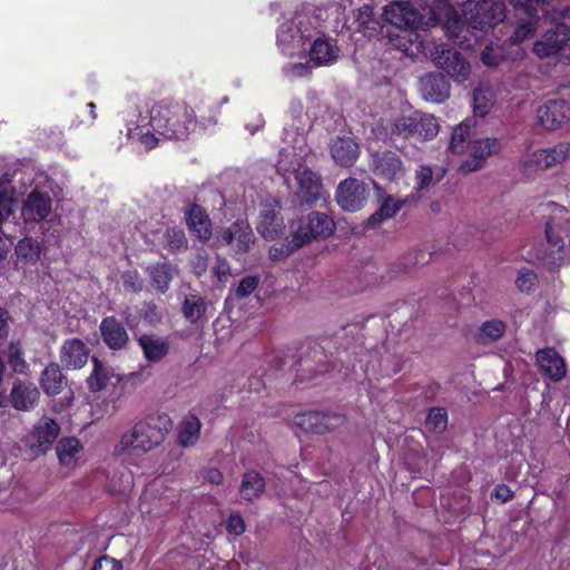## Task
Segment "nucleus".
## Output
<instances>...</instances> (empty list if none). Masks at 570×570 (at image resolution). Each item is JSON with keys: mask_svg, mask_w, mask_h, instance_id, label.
Segmentation results:
<instances>
[{"mask_svg": "<svg viewBox=\"0 0 570 570\" xmlns=\"http://www.w3.org/2000/svg\"><path fill=\"white\" fill-rule=\"evenodd\" d=\"M286 70L293 76H305L311 72L308 63H294L286 68Z\"/></svg>", "mask_w": 570, "mask_h": 570, "instance_id": "nucleus-60", "label": "nucleus"}, {"mask_svg": "<svg viewBox=\"0 0 570 570\" xmlns=\"http://www.w3.org/2000/svg\"><path fill=\"white\" fill-rule=\"evenodd\" d=\"M220 239L229 245L236 254H244L250 250L255 243L252 227L244 220H237L220 232Z\"/></svg>", "mask_w": 570, "mask_h": 570, "instance_id": "nucleus-15", "label": "nucleus"}, {"mask_svg": "<svg viewBox=\"0 0 570 570\" xmlns=\"http://www.w3.org/2000/svg\"><path fill=\"white\" fill-rule=\"evenodd\" d=\"M206 311L205 299L199 295H188L183 305V313L190 323L199 321Z\"/></svg>", "mask_w": 570, "mask_h": 570, "instance_id": "nucleus-39", "label": "nucleus"}, {"mask_svg": "<svg viewBox=\"0 0 570 570\" xmlns=\"http://www.w3.org/2000/svg\"><path fill=\"white\" fill-rule=\"evenodd\" d=\"M507 331V324L501 320H490L482 323L479 330V341L489 344L500 340Z\"/></svg>", "mask_w": 570, "mask_h": 570, "instance_id": "nucleus-38", "label": "nucleus"}, {"mask_svg": "<svg viewBox=\"0 0 570 570\" xmlns=\"http://www.w3.org/2000/svg\"><path fill=\"white\" fill-rule=\"evenodd\" d=\"M505 18L502 2L494 0L469 1L465 9L466 22L476 30L493 27Z\"/></svg>", "mask_w": 570, "mask_h": 570, "instance_id": "nucleus-7", "label": "nucleus"}, {"mask_svg": "<svg viewBox=\"0 0 570 570\" xmlns=\"http://www.w3.org/2000/svg\"><path fill=\"white\" fill-rule=\"evenodd\" d=\"M258 284L259 278L257 276L244 277L236 288V296L239 298L249 296L257 288Z\"/></svg>", "mask_w": 570, "mask_h": 570, "instance_id": "nucleus-51", "label": "nucleus"}, {"mask_svg": "<svg viewBox=\"0 0 570 570\" xmlns=\"http://www.w3.org/2000/svg\"><path fill=\"white\" fill-rule=\"evenodd\" d=\"M493 106L492 94L488 89L478 88L473 92V112L475 116L484 117Z\"/></svg>", "mask_w": 570, "mask_h": 570, "instance_id": "nucleus-41", "label": "nucleus"}, {"mask_svg": "<svg viewBox=\"0 0 570 570\" xmlns=\"http://www.w3.org/2000/svg\"><path fill=\"white\" fill-rule=\"evenodd\" d=\"M17 195L18 191L13 185V176L10 174L0 176V202L13 207L17 202Z\"/></svg>", "mask_w": 570, "mask_h": 570, "instance_id": "nucleus-46", "label": "nucleus"}, {"mask_svg": "<svg viewBox=\"0 0 570 570\" xmlns=\"http://www.w3.org/2000/svg\"><path fill=\"white\" fill-rule=\"evenodd\" d=\"M150 124L167 139H186L196 125L195 110L184 101L161 100L151 108Z\"/></svg>", "mask_w": 570, "mask_h": 570, "instance_id": "nucleus-1", "label": "nucleus"}, {"mask_svg": "<svg viewBox=\"0 0 570 570\" xmlns=\"http://www.w3.org/2000/svg\"><path fill=\"white\" fill-rule=\"evenodd\" d=\"M414 112L409 116H402L394 120L391 135L403 139L414 137Z\"/></svg>", "mask_w": 570, "mask_h": 570, "instance_id": "nucleus-42", "label": "nucleus"}, {"mask_svg": "<svg viewBox=\"0 0 570 570\" xmlns=\"http://www.w3.org/2000/svg\"><path fill=\"white\" fill-rule=\"evenodd\" d=\"M205 479L213 484H220L224 476L218 469H209L205 473Z\"/></svg>", "mask_w": 570, "mask_h": 570, "instance_id": "nucleus-62", "label": "nucleus"}, {"mask_svg": "<svg viewBox=\"0 0 570 570\" xmlns=\"http://www.w3.org/2000/svg\"><path fill=\"white\" fill-rule=\"evenodd\" d=\"M121 568L122 567L119 561L108 556H104L95 562L92 570H121Z\"/></svg>", "mask_w": 570, "mask_h": 570, "instance_id": "nucleus-58", "label": "nucleus"}, {"mask_svg": "<svg viewBox=\"0 0 570 570\" xmlns=\"http://www.w3.org/2000/svg\"><path fill=\"white\" fill-rule=\"evenodd\" d=\"M186 216L191 233L203 242L208 240L212 236V222L206 212L200 206L193 205Z\"/></svg>", "mask_w": 570, "mask_h": 570, "instance_id": "nucleus-27", "label": "nucleus"}, {"mask_svg": "<svg viewBox=\"0 0 570 570\" xmlns=\"http://www.w3.org/2000/svg\"><path fill=\"white\" fill-rule=\"evenodd\" d=\"M387 22L400 29H417L423 24L422 14L409 2H393L384 8Z\"/></svg>", "mask_w": 570, "mask_h": 570, "instance_id": "nucleus-14", "label": "nucleus"}, {"mask_svg": "<svg viewBox=\"0 0 570 570\" xmlns=\"http://www.w3.org/2000/svg\"><path fill=\"white\" fill-rule=\"evenodd\" d=\"M414 136L423 140L433 139L440 129L439 122L434 116L419 111L414 112Z\"/></svg>", "mask_w": 570, "mask_h": 570, "instance_id": "nucleus-33", "label": "nucleus"}, {"mask_svg": "<svg viewBox=\"0 0 570 570\" xmlns=\"http://www.w3.org/2000/svg\"><path fill=\"white\" fill-rule=\"evenodd\" d=\"M40 392L33 383L16 380L9 394L10 405L22 412L32 411L39 402Z\"/></svg>", "mask_w": 570, "mask_h": 570, "instance_id": "nucleus-18", "label": "nucleus"}, {"mask_svg": "<svg viewBox=\"0 0 570 570\" xmlns=\"http://www.w3.org/2000/svg\"><path fill=\"white\" fill-rule=\"evenodd\" d=\"M570 26L559 23L534 41L532 52L539 59H559L569 48Z\"/></svg>", "mask_w": 570, "mask_h": 570, "instance_id": "nucleus-8", "label": "nucleus"}, {"mask_svg": "<svg viewBox=\"0 0 570 570\" xmlns=\"http://www.w3.org/2000/svg\"><path fill=\"white\" fill-rule=\"evenodd\" d=\"M294 422L305 432L324 434L340 428L344 423V417L341 414L307 412L297 414Z\"/></svg>", "mask_w": 570, "mask_h": 570, "instance_id": "nucleus-13", "label": "nucleus"}, {"mask_svg": "<svg viewBox=\"0 0 570 570\" xmlns=\"http://www.w3.org/2000/svg\"><path fill=\"white\" fill-rule=\"evenodd\" d=\"M423 52L429 55L433 65L455 82H464L471 75V65L455 48L446 43L425 47L420 42Z\"/></svg>", "mask_w": 570, "mask_h": 570, "instance_id": "nucleus-3", "label": "nucleus"}, {"mask_svg": "<svg viewBox=\"0 0 570 570\" xmlns=\"http://www.w3.org/2000/svg\"><path fill=\"white\" fill-rule=\"evenodd\" d=\"M294 177L297 183L296 194L304 203H314L322 197V179L307 166L299 165L294 170Z\"/></svg>", "mask_w": 570, "mask_h": 570, "instance_id": "nucleus-16", "label": "nucleus"}, {"mask_svg": "<svg viewBox=\"0 0 570 570\" xmlns=\"http://www.w3.org/2000/svg\"><path fill=\"white\" fill-rule=\"evenodd\" d=\"M373 169L377 175L394 179L403 174L400 157L393 151H384L373 156Z\"/></svg>", "mask_w": 570, "mask_h": 570, "instance_id": "nucleus-26", "label": "nucleus"}, {"mask_svg": "<svg viewBox=\"0 0 570 570\" xmlns=\"http://www.w3.org/2000/svg\"><path fill=\"white\" fill-rule=\"evenodd\" d=\"M502 149L501 141L494 137H484L472 139L468 142V147L463 156L465 158L459 165V171L470 174L482 169L487 160L500 153Z\"/></svg>", "mask_w": 570, "mask_h": 570, "instance_id": "nucleus-6", "label": "nucleus"}, {"mask_svg": "<svg viewBox=\"0 0 570 570\" xmlns=\"http://www.w3.org/2000/svg\"><path fill=\"white\" fill-rule=\"evenodd\" d=\"M355 21V30L361 32L368 29L375 30V21L373 19L372 8L367 4L362 6L354 12Z\"/></svg>", "mask_w": 570, "mask_h": 570, "instance_id": "nucleus-49", "label": "nucleus"}, {"mask_svg": "<svg viewBox=\"0 0 570 570\" xmlns=\"http://www.w3.org/2000/svg\"><path fill=\"white\" fill-rule=\"evenodd\" d=\"M285 225L276 202L265 203L259 212L257 232L265 239H275L284 233Z\"/></svg>", "mask_w": 570, "mask_h": 570, "instance_id": "nucleus-17", "label": "nucleus"}, {"mask_svg": "<svg viewBox=\"0 0 570 570\" xmlns=\"http://www.w3.org/2000/svg\"><path fill=\"white\" fill-rule=\"evenodd\" d=\"M448 414L442 407H433L430 410L426 420L425 428L430 431L441 433L446 429Z\"/></svg>", "mask_w": 570, "mask_h": 570, "instance_id": "nucleus-45", "label": "nucleus"}, {"mask_svg": "<svg viewBox=\"0 0 570 570\" xmlns=\"http://www.w3.org/2000/svg\"><path fill=\"white\" fill-rule=\"evenodd\" d=\"M510 3L515 8H522L527 11V13L533 18H539V11L542 12V16H546L547 10L544 7L549 4L552 0H509Z\"/></svg>", "mask_w": 570, "mask_h": 570, "instance_id": "nucleus-48", "label": "nucleus"}, {"mask_svg": "<svg viewBox=\"0 0 570 570\" xmlns=\"http://www.w3.org/2000/svg\"><path fill=\"white\" fill-rule=\"evenodd\" d=\"M207 255L198 254L193 263L196 274L203 275L207 269Z\"/></svg>", "mask_w": 570, "mask_h": 570, "instance_id": "nucleus-61", "label": "nucleus"}, {"mask_svg": "<svg viewBox=\"0 0 570 570\" xmlns=\"http://www.w3.org/2000/svg\"><path fill=\"white\" fill-rule=\"evenodd\" d=\"M8 361L13 372L26 374L29 365L23 358V353L19 343H11L9 345Z\"/></svg>", "mask_w": 570, "mask_h": 570, "instance_id": "nucleus-47", "label": "nucleus"}, {"mask_svg": "<svg viewBox=\"0 0 570 570\" xmlns=\"http://www.w3.org/2000/svg\"><path fill=\"white\" fill-rule=\"evenodd\" d=\"M492 497L501 502H508L513 498V492L508 485L500 484L494 489Z\"/></svg>", "mask_w": 570, "mask_h": 570, "instance_id": "nucleus-59", "label": "nucleus"}, {"mask_svg": "<svg viewBox=\"0 0 570 570\" xmlns=\"http://www.w3.org/2000/svg\"><path fill=\"white\" fill-rule=\"evenodd\" d=\"M367 196V186L350 177L338 184L335 198L343 210L356 212L365 205Z\"/></svg>", "mask_w": 570, "mask_h": 570, "instance_id": "nucleus-11", "label": "nucleus"}, {"mask_svg": "<svg viewBox=\"0 0 570 570\" xmlns=\"http://www.w3.org/2000/svg\"><path fill=\"white\" fill-rule=\"evenodd\" d=\"M331 155L337 165L351 167L360 156V147L350 137H338L331 145Z\"/></svg>", "mask_w": 570, "mask_h": 570, "instance_id": "nucleus-23", "label": "nucleus"}, {"mask_svg": "<svg viewBox=\"0 0 570 570\" xmlns=\"http://www.w3.org/2000/svg\"><path fill=\"white\" fill-rule=\"evenodd\" d=\"M213 271L219 282H226L230 275L229 263L226 258L218 255Z\"/></svg>", "mask_w": 570, "mask_h": 570, "instance_id": "nucleus-57", "label": "nucleus"}, {"mask_svg": "<svg viewBox=\"0 0 570 570\" xmlns=\"http://www.w3.org/2000/svg\"><path fill=\"white\" fill-rule=\"evenodd\" d=\"M374 188L381 202L380 208L370 216L368 225L376 226L382 222L392 218L403 206V202L394 199L392 196H384L383 189L374 183Z\"/></svg>", "mask_w": 570, "mask_h": 570, "instance_id": "nucleus-29", "label": "nucleus"}, {"mask_svg": "<svg viewBox=\"0 0 570 570\" xmlns=\"http://www.w3.org/2000/svg\"><path fill=\"white\" fill-rule=\"evenodd\" d=\"M139 345L144 356L151 363L161 361L169 352V343L166 338L150 334L139 337Z\"/></svg>", "mask_w": 570, "mask_h": 570, "instance_id": "nucleus-30", "label": "nucleus"}, {"mask_svg": "<svg viewBox=\"0 0 570 570\" xmlns=\"http://www.w3.org/2000/svg\"><path fill=\"white\" fill-rule=\"evenodd\" d=\"M226 530L229 534H243L246 530V524L242 515L238 513H232L226 521Z\"/></svg>", "mask_w": 570, "mask_h": 570, "instance_id": "nucleus-56", "label": "nucleus"}, {"mask_svg": "<svg viewBox=\"0 0 570 570\" xmlns=\"http://www.w3.org/2000/svg\"><path fill=\"white\" fill-rule=\"evenodd\" d=\"M538 125L546 130H557L570 121V104L564 99H549L535 112Z\"/></svg>", "mask_w": 570, "mask_h": 570, "instance_id": "nucleus-9", "label": "nucleus"}, {"mask_svg": "<svg viewBox=\"0 0 570 570\" xmlns=\"http://www.w3.org/2000/svg\"><path fill=\"white\" fill-rule=\"evenodd\" d=\"M521 170L524 175H533L538 171L549 168L543 149H538L525 154L520 163Z\"/></svg>", "mask_w": 570, "mask_h": 570, "instance_id": "nucleus-37", "label": "nucleus"}, {"mask_svg": "<svg viewBox=\"0 0 570 570\" xmlns=\"http://www.w3.org/2000/svg\"><path fill=\"white\" fill-rule=\"evenodd\" d=\"M92 363L94 371L87 380L88 386L92 392L102 391L109 384L115 385L120 381V376L104 365L97 357H92Z\"/></svg>", "mask_w": 570, "mask_h": 570, "instance_id": "nucleus-28", "label": "nucleus"}, {"mask_svg": "<svg viewBox=\"0 0 570 570\" xmlns=\"http://www.w3.org/2000/svg\"><path fill=\"white\" fill-rule=\"evenodd\" d=\"M534 364L539 373L553 383H559L567 377V362L554 347L539 348L534 353Z\"/></svg>", "mask_w": 570, "mask_h": 570, "instance_id": "nucleus-10", "label": "nucleus"}, {"mask_svg": "<svg viewBox=\"0 0 570 570\" xmlns=\"http://www.w3.org/2000/svg\"><path fill=\"white\" fill-rule=\"evenodd\" d=\"M200 421L195 415L184 419L178 431L179 444L184 448L195 445L200 435Z\"/></svg>", "mask_w": 570, "mask_h": 570, "instance_id": "nucleus-34", "label": "nucleus"}, {"mask_svg": "<svg viewBox=\"0 0 570 570\" xmlns=\"http://www.w3.org/2000/svg\"><path fill=\"white\" fill-rule=\"evenodd\" d=\"M140 142L147 148V149H151L154 148L157 142H158V139L157 137L151 134V132H146V134H142L140 136Z\"/></svg>", "mask_w": 570, "mask_h": 570, "instance_id": "nucleus-63", "label": "nucleus"}, {"mask_svg": "<svg viewBox=\"0 0 570 570\" xmlns=\"http://www.w3.org/2000/svg\"><path fill=\"white\" fill-rule=\"evenodd\" d=\"M340 48L334 39L327 37L316 38L309 48V57L317 66H327L337 61Z\"/></svg>", "mask_w": 570, "mask_h": 570, "instance_id": "nucleus-22", "label": "nucleus"}, {"mask_svg": "<svg viewBox=\"0 0 570 570\" xmlns=\"http://www.w3.org/2000/svg\"><path fill=\"white\" fill-rule=\"evenodd\" d=\"M537 276L532 271L522 269L515 279V285L521 292H529L534 286Z\"/></svg>", "mask_w": 570, "mask_h": 570, "instance_id": "nucleus-55", "label": "nucleus"}, {"mask_svg": "<svg viewBox=\"0 0 570 570\" xmlns=\"http://www.w3.org/2000/svg\"><path fill=\"white\" fill-rule=\"evenodd\" d=\"M56 452L61 465L73 469L81 459L83 446L77 438H63L58 442Z\"/></svg>", "mask_w": 570, "mask_h": 570, "instance_id": "nucleus-24", "label": "nucleus"}, {"mask_svg": "<svg viewBox=\"0 0 570 570\" xmlns=\"http://www.w3.org/2000/svg\"><path fill=\"white\" fill-rule=\"evenodd\" d=\"M537 31L535 23L533 21H528L521 24H518L514 29L510 41L512 45H520L523 41L531 38Z\"/></svg>", "mask_w": 570, "mask_h": 570, "instance_id": "nucleus-50", "label": "nucleus"}, {"mask_svg": "<svg viewBox=\"0 0 570 570\" xmlns=\"http://www.w3.org/2000/svg\"><path fill=\"white\" fill-rule=\"evenodd\" d=\"M121 281L126 291L137 293L142 288V281L139 274L135 271L125 272L121 275Z\"/></svg>", "mask_w": 570, "mask_h": 570, "instance_id": "nucleus-52", "label": "nucleus"}, {"mask_svg": "<svg viewBox=\"0 0 570 570\" xmlns=\"http://www.w3.org/2000/svg\"><path fill=\"white\" fill-rule=\"evenodd\" d=\"M265 487V480L258 472L248 471L243 475L239 493L244 500L252 501L264 493Z\"/></svg>", "mask_w": 570, "mask_h": 570, "instance_id": "nucleus-32", "label": "nucleus"}, {"mask_svg": "<svg viewBox=\"0 0 570 570\" xmlns=\"http://www.w3.org/2000/svg\"><path fill=\"white\" fill-rule=\"evenodd\" d=\"M39 382L42 391L47 395L53 396L61 393L63 385L66 384V377L58 364L50 363L42 371Z\"/></svg>", "mask_w": 570, "mask_h": 570, "instance_id": "nucleus-31", "label": "nucleus"}, {"mask_svg": "<svg viewBox=\"0 0 570 570\" xmlns=\"http://www.w3.org/2000/svg\"><path fill=\"white\" fill-rule=\"evenodd\" d=\"M151 285L160 293H165L174 277V269L168 264H157L148 267Z\"/></svg>", "mask_w": 570, "mask_h": 570, "instance_id": "nucleus-35", "label": "nucleus"}, {"mask_svg": "<svg viewBox=\"0 0 570 570\" xmlns=\"http://www.w3.org/2000/svg\"><path fill=\"white\" fill-rule=\"evenodd\" d=\"M16 254L24 262L36 263L40 258V245L36 239L24 237L16 245Z\"/></svg>", "mask_w": 570, "mask_h": 570, "instance_id": "nucleus-40", "label": "nucleus"}, {"mask_svg": "<svg viewBox=\"0 0 570 570\" xmlns=\"http://www.w3.org/2000/svg\"><path fill=\"white\" fill-rule=\"evenodd\" d=\"M431 256H432L431 253H428L425 250L416 252L414 265L423 266V265L428 264L430 262Z\"/></svg>", "mask_w": 570, "mask_h": 570, "instance_id": "nucleus-64", "label": "nucleus"}, {"mask_svg": "<svg viewBox=\"0 0 570 570\" xmlns=\"http://www.w3.org/2000/svg\"><path fill=\"white\" fill-rule=\"evenodd\" d=\"M89 348L79 338H70L60 347L59 358L67 370H78L87 364Z\"/></svg>", "mask_w": 570, "mask_h": 570, "instance_id": "nucleus-21", "label": "nucleus"}, {"mask_svg": "<svg viewBox=\"0 0 570 570\" xmlns=\"http://www.w3.org/2000/svg\"><path fill=\"white\" fill-rule=\"evenodd\" d=\"M104 342L112 350H120L128 342V334L115 317H106L100 324Z\"/></svg>", "mask_w": 570, "mask_h": 570, "instance_id": "nucleus-25", "label": "nucleus"}, {"mask_svg": "<svg viewBox=\"0 0 570 570\" xmlns=\"http://www.w3.org/2000/svg\"><path fill=\"white\" fill-rule=\"evenodd\" d=\"M549 168L559 165L570 157V142L562 141L558 145L543 149Z\"/></svg>", "mask_w": 570, "mask_h": 570, "instance_id": "nucleus-43", "label": "nucleus"}, {"mask_svg": "<svg viewBox=\"0 0 570 570\" xmlns=\"http://www.w3.org/2000/svg\"><path fill=\"white\" fill-rule=\"evenodd\" d=\"M51 208V197L46 193L33 190L23 202L21 215L26 223H38L49 216Z\"/></svg>", "mask_w": 570, "mask_h": 570, "instance_id": "nucleus-20", "label": "nucleus"}, {"mask_svg": "<svg viewBox=\"0 0 570 570\" xmlns=\"http://www.w3.org/2000/svg\"><path fill=\"white\" fill-rule=\"evenodd\" d=\"M312 19L305 13H297L279 27L278 45L289 55L305 50L306 42L312 38Z\"/></svg>", "mask_w": 570, "mask_h": 570, "instance_id": "nucleus-5", "label": "nucleus"}, {"mask_svg": "<svg viewBox=\"0 0 570 570\" xmlns=\"http://www.w3.org/2000/svg\"><path fill=\"white\" fill-rule=\"evenodd\" d=\"M471 120H464L453 129L449 146L453 154L463 155L465 153L468 142L470 141L468 138L471 135Z\"/></svg>", "mask_w": 570, "mask_h": 570, "instance_id": "nucleus-36", "label": "nucleus"}, {"mask_svg": "<svg viewBox=\"0 0 570 570\" xmlns=\"http://www.w3.org/2000/svg\"><path fill=\"white\" fill-rule=\"evenodd\" d=\"M334 229V220L324 213L312 212L305 217H299L291 223L292 246L287 252H293L313 239L326 238Z\"/></svg>", "mask_w": 570, "mask_h": 570, "instance_id": "nucleus-4", "label": "nucleus"}, {"mask_svg": "<svg viewBox=\"0 0 570 570\" xmlns=\"http://www.w3.org/2000/svg\"><path fill=\"white\" fill-rule=\"evenodd\" d=\"M59 433V424L48 416H42L32 429L28 438V445L33 454H46L52 448Z\"/></svg>", "mask_w": 570, "mask_h": 570, "instance_id": "nucleus-12", "label": "nucleus"}, {"mask_svg": "<svg viewBox=\"0 0 570 570\" xmlns=\"http://www.w3.org/2000/svg\"><path fill=\"white\" fill-rule=\"evenodd\" d=\"M433 179L432 168L425 165L420 166L415 171L416 189L422 190L430 186Z\"/></svg>", "mask_w": 570, "mask_h": 570, "instance_id": "nucleus-54", "label": "nucleus"}, {"mask_svg": "<svg viewBox=\"0 0 570 570\" xmlns=\"http://www.w3.org/2000/svg\"><path fill=\"white\" fill-rule=\"evenodd\" d=\"M164 436L163 431L155 424L147 420L139 421L121 435L115 446V454H145L159 445Z\"/></svg>", "mask_w": 570, "mask_h": 570, "instance_id": "nucleus-2", "label": "nucleus"}, {"mask_svg": "<svg viewBox=\"0 0 570 570\" xmlns=\"http://www.w3.org/2000/svg\"><path fill=\"white\" fill-rule=\"evenodd\" d=\"M505 59V51L499 43H490L481 52V61L488 67H498Z\"/></svg>", "mask_w": 570, "mask_h": 570, "instance_id": "nucleus-44", "label": "nucleus"}, {"mask_svg": "<svg viewBox=\"0 0 570 570\" xmlns=\"http://www.w3.org/2000/svg\"><path fill=\"white\" fill-rule=\"evenodd\" d=\"M420 92L424 100L441 104L450 97L451 86L443 75L429 72L420 78Z\"/></svg>", "mask_w": 570, "mask_h": 570, "instance_id": "nucleus-19", "label": "nucleus"}, {"mask_svg": "<svg viewBox=\"0 0 570 570\" xmlns=\"http://www.w3.org/2000/svg\"><path fill=\"white\" fill-rule=\"evenodd\" d=\"M166 238L168 242V246L173 250H180L185 248L187 245L185 234L183 233V230L179 229H168L166 232Z\"/></svg>", "mask_w": 570, "mask_h": 570, "instance_id": "nucleus-53", "label": "nucleus"}]
</instances>
